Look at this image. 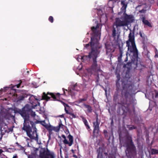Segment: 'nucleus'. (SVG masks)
Returning <instances> with one entry per match:
<instances>
[{"label": "nucleus", "instance_id": "1", "mask_svg": "<svg viewBox=\"0 0 158 158\" xmlns=\"http://www.w3.org/2000/svg\"><path fill=\"white\" fill-rule=\"evenodd\" d=\"M31 110L29 106H27L22 110L15 107L13 109V111L15 114H19L24 119L22 130L26 131L27 135L31 139L38 141V135L37 133V129L35 125L37 123H40L41 121L36 120L34 122L30 120V116H29L28 112Z\"/></svg>", "mask_w": 158, "mask_h": 158}, {"label": "nucleus", "instance_id": "46", "mask_svg": "<svg viewBox=\"0 0 158 158\" xmlns=\"http://www.w3.org/2000/svg\"><path fill=\"white\" fill-rule=\"evenodd\" d=\"M27 145H28V146H27V147H29V143H27Z\"/></svg>", "mask_w": 158, "mask_h": 158}, {"label": "nucleus", "instance_id": "17", "mask_svg": "<svg viewBox=\"0 0 158 158\" xmlns=\"http://www.w3.org/2000/svg\"><path fill=\"white\" fill-rule=\"evenodd\" d=\"M149 151L150 153L152 155L158 153V150L155 149H152L151 150H149Z\"/></svg>", "mask_w": 158, "mask_h": 158}, {"label": "nucleus", "instance_id": "45", "mask_svg": "<svg viewBox=\"0 0 158 158\" xmlns=\"http://www.w3.org/2000/svg\"><path fill=\"white\" fill-rule=\"evenodd\" d=\"M120 13H121V12H120L118 13V14L120 15Z\"/></svg>", "mask_w": 158, "mask_h": 158}, {"label": "nucleus", "instance_id": "33", "mask_svg": "<svg viewBox=\"0 0 158 158\" xmlns=\"http://www.w3.org/2000/svg\"><path fill=\"white\" fill-rule=\"evenodd\" d=\"M52 131H49V135H51V134H52Z\"/></svg>", "mask_w": 158, "mask_h": 158}, {"label": "nucleus", "instance_id": "36", "mask_svg": "<svg viewBox=\"0 0 158 158\" xmlns=\"http://www.w3.org/2000/svg\"><path fill=\"white\" fill-rule=\"evenodd\" d=\"M17 156H14L12 158H17Z\"/></svg>", "mask_w": 158, "mask_h": 158}, {"label": "nucleus", "instance_id": "23", "mask_svg": "<svg viewBox=\"0 0 158 158\" xmlns=\"http://www.w3.org/2000/svg\"><path fill=\"white\" fill-rule=\"evenodd\" d=\"M24 98V97L23 96H20L19 98V99L20 100H23Z\"/></svg>", "mask_w": 158, "mask_h": 158}, {"label": "nucleus", "instance_id": "2", "mask_svg": "<svg viewBox=\"0 0 158 158\" xmlns=\"http://www.w3.org/2000/svg\"><path fill=\"white\" fill-rule=\"evenodd\" d=\"M134 20V17L131 15H128L123 12L121 18H117L113 24V34L114 36L116 35V30L114 27L118 28V27H128L129 25Z\"/></svg>", "mask_w": 158, "mask_h": 158}, {"label": "nucleus", "instance_id": "35", "mask_svg": "<svg viewBox=\"0 0 158 158\" xmlns=\"http://www.w3.org/2000/svg\"><path fill=\"white\" fill-rule=\"evenodd\" d=\"M48 135V136L49 139H51V135Z\"/></svg>", "mask_w": 158, "mask_h": 158}, {"label": "nucleus", "instance_id": "32", "mask_svg": "<svg viewBox=\"0 0 158 158\" xmlns=\"http://www.w3.org/2000/svg\"><path fill=\"white\" fill-rule=\"evenodd\" d=\"M73 117L74 118H75V115L73 114H72L71 113V114Z\"/></svg>", "mask_w": 158, "mask_h": 158}, {"label": "nucleus", "instance_id": "40", "mask_svg": "<svg viewBox=\"0 0 158 158\" xmlns=\"http://www.w3.org/2000/svg\"><path fill=\"white\" fill-rule=\"evenodd\" d=\"M61 149H61V148L60 149V155L61 154Z\"/></svg>", "mask_w": 158, "mask_h": 158}, {"label": "nucleus", "instance_id": "6", "mask_svg": "<svg viewBox=\"0 0 158 158\" xmlns=\"http://www.w3.org/2000/svg\"><path fill=\"white\" fill-rule=\"evenodd\" d=\"M99 25L98 23H97L96 26H93L91 27V31L92 32V35L94 36L91 37V44L93 43L94 40H95L94 37H95L97 36H98L100 33Z\"/></svg>", "mask_w": 158, "mask_h": 158}, {"label": "nucleus", "instance_id": "9", "mask_svg": "<svg viewBox=\"0 0 158 158\" xmlns=\"http://www.w3.org/2000/svg\"><path fill=\"white\" fill-rule=\"evenodd\" d=\"M94 133L95 135L97 136L99 135V124L97 120L96 122L94 123Z\"/></svg>", "mask_w": 158, "mask_h": 158}, {"label": "nucleus", "instance_id": "37", "mask_svg": "<svg viewBox=\"0 0 158 158\" xmlns=\"http://www.w3.org/2000/svg\"><path fill=\"white\" fill-rule=\"evenodd\" d=\"M68 156L67 155H66L65 156V158H68Z\"/></svg>", "mask_w": 158, "mask_h": 158}, {"label": "nucleus", "instance_id": "5", "mask_svg": "<svg viewBox=\"0 0 158 158\" xmlns=\"http://www.w3.org/2000/svg\"><path fill=\"white\" fill-rule=\"evenodd\" d=\"M60 95V94L59 93L55 94L53 93L49 92H48L46 94L45 92H44L43 93L42 98L43 99L47 101L49 100L51 97L53 101H59L60 100H58V99L59 98Z\"/></svg>", "mask_w": 158, "mask_h": 158}, {"label": "nucleus", "instance_id": "48", "mask_svg": "<svg viewBox=\"0 0 158 158\" xmlns=\"http://www.w3.org/2000/svg\"><path fill=\"white\" fill-rule=\"evenodd\" d=\"M27 73H29V71H27Z\"/></svg>", "mask_w": 158, "mask_h": 158}, {"label": "nucleus", "instance_id": "41", "mask_svg": "<svg viewBox=\"0 0 158 158\" xmlns=\"http://www.w3.org/2000/svg\"><path fill=\"white\" fill-rule=\"evenodd\" d=\"M140 35L141 37H142V34L141 33H140Z\"/></svg>", "mask_w": 158, "mask_h": 158}, {"label": "nucleus", "instance_id": "47", "mask_svg": "<svg viewBox=\"0 0 158 158\" xmlns=\"http://www.w3.org/2000/svg\"><path fill=\"white\" fill-rule=\"evenodd\" d=\"M36 149V150H38L39 149H37V148H36V149Z\"/></svg>", "mask_w": 158, "mask_h": 158}, {"label": "nucleus", "instance_id": "28", "mask_svg": "<svg viewBox=\"0 0 158 158\" xmlns=\"http://www.w3.org/2000/svg\"><path fill=\"white\" fill-rule=\"evenodd\" d=\"M86 107L87 108V110L89 111V105H85Z\"/></svg>", "mask_w": 158, "mask_h": 158}, {"label": "nucleus", "instance_id": "24", "mask_svg": "<svg viewBox=\"0 0 158 158\" xmlns=\"http://www.w3.org/2000/svg\"><path fill=\"white\" fill-rule=\"evenodd\" d=\"M120 55L119 58H121L122 56V54H123V51L120 48Z\"/></svg>", "mask_w": 158, "mask_h": 158}, {"label": "nucleus", "instance_id": "7", "mask_svg": "<svg viewBox=\"0 0 158 158\" xmlns=\"http://www.w3.org/2000/svg\"><path fill=\"white\" fill-rule=\"evenodd\" d=\"M82 79L83 81L84 84L86 85L89 81V69L87 68L84 71V73L82 76Z\"/></svg>", "mask_w": 158, "mask_h": 158}, {"label": "nucleus", "instance_id": "31", "mask_svg": "<svg viewBox=\"0 0 158 158\" xmlns=\"http://www.w3.org/2000/svg\"><path fill=\"white\" fill-rule=\"evenodd\" d=\"M63 91H64V94L65 95V92L64 90H66V91H67V90H65V89H64V88H63Z\"/></svg>", "mask_w": 158, "mask_h": 158}, {"label": "nucleus", "instance_id": "16", "mask_svg": "<svg viewBox=\"0 0 158 158\" xmlns=\"http://www.w3.org/2000/svg\"><path fill=\"white\" fill-rule=\"evenodd\" d=\"M142 21L143 23L145 25H147L149 27H151V24L147 20H146L143 17L142 18Z\"/></svg>", "mask_w": 158, "mask_h": 158}, {"label": "nucleus", "instance_id": "18", "mask_svg": "<svg viewBox=\"0 0 158 158\" xmlns=\"http://www.w3.org/2000/svg\"><path fill=\"white\" fill-rule=\"evenodd\" d=\"M46 128L48 131H51L53 130V126L51 125L47 126Z\"/></svg>", "mask_w": 158, "mask_h": 158}, {"label": "nucleus", "instance_id": "12", "mask_svg": "<svg viewBox=\"0 0 158 158\" xmlns=\"http://www.w3.org/2000/svg\"><path fill=\"white\" fill-rule=\"evenodd\" d=\"M29 106L30 109H31V110H30L29 111H28V113L29 114V116L30 115V113H31V115L32 117H35L36 114L35 113V112L33 111L32 110V107L30 105H28V104H27L21 110H22L23 108L24 107H25L26 106ZM21 110V109H20Z\"/></svg>", "mask_w": 158, "mask_h": 158}, {"label": "nucleus", "instance_id": "19", "mask_svg": "<svg viewBox=\"0 0 158 158\" xmlns=\"http://www.w3.org/2000/svg\"><path fill=\"white\" fill-rule=\"evenodd\" d=\"M72 89L73 90L77 91H78L79 90V89L78 88V86L77 84L74 85L73 87H72Z\"/></svg>", "mask_w": 158, "mask_h": 158}, {"label": "nucleus", "instance_id": "39", "mask_svg": "<svg viewBox=\"0 0 158 158\" xmlns=\"http://www.w3.org/2000/svg\"><path fill=\"white\" fill-rule=\"evenodd\" d=\"M64 117V115L63 114L60 115V117Z\"/></svg>", "mask_w": 158, "mask_h": 158}, {"label": "nucleus", "instance_id": "44", "mask_svg": "<svg viewBox=\"0 0 158 158\" xmlns=\"http://www.w3.org/2000/svg\"><path fill=\"white\" fill-rule=\"evenodd\" d=\"M62 149L64 151V150H65H65H66V149H64V148H63V149Z\"/></svg>", "mask_w": 158, "mask_h": 158}, {"label": "nucleus", "instance_id": "3", "mask_svg": "<svg viewBox=\"0 0 158 158\" xmlns=\"http://www.w3.org/2000/svg\"><path fill=\"white\" fill-rule=\"evenodd\" d=\"M126 44L128 47L127 57L129 56L131 58L135 59L138 56V51L135 42L134 35L131 32L129 34V40L127 41Z\"/></svg>", "mask_w": 158, "mask_h": 158}, {"label": "nucleus", "instance_id": "43", "mask_svg": "<svg viewBox=\"0 0 158 158\" xmlns=\"http://www.w3.org/2000/svg\"><path fill=\"white\" fill-rule=\"evenodd\" d=\"M82 68V67H81V68L79 69V70H81V69Z\"/></svg>", "mask_w": 158, "mask_h": 158}, {"label": "nucleus", "instance_id": "15", "mask_svg": "<svg viewBox=\"0 0 158 158\" xmlns=\"http://www.w3.org/2000/svg\"><path fill=\"white\" fill-rule=\"evenodd\" d=\"M81 118L82 120L84 123L85 126L87 128H89V126L88 125V122L86 119L83 116H81Z\"/></svg>", "mask_w": 158, "mask_h": 158}, {"label": "nucleus", "instance_id": "50", "mask_svg": "<svg viewBox=\"0 0 158 158\" xmlns=\"http://www.w3.org/2000/svg\"><path fill=\"white\" fill-rule=\"evenodd\" d=\"M89 34V32H88L87 33V34Z\"/></svg>", "mask_w": 158, "mask_h": 158}, {"label": "nucleus", "instance_id": "38", "mask_svg": "<svg viewBox=\"0 0 158 158\" xmlns=\"http://www.w3.org/2000/svg\"><path fill=\"white\" fill-rule=\"evenodd\" d=\"M127 149L126 151V152L127 153V152H128L129 150V149Z\"/></svg>", "mask_w": 158, "mask_h": 158}, {"label": "nucleus", "instance_id": "14", "mask_svg": "<svg viewBox=\"0 0 158 158\" xmlns=\"http://www.w3.org/2000/svg\"><path fill=\"white\" fill-rule=\"evenodd\" d=\"M81 58H80L82 60V62L87 61L88 62V59H89V54L88 55L84 56H80Z\"/></svg>", "mask_w": 158, "mask_h": 158}, {"label": "nucleus", "instance_id": "13", "mask_svg": "<svg viewBox=\"0 0 158 158\" xmlns=\"http://www.w3.org/2000/svg\"><path fill=\"white\" fill-rule=\"evenodd\" d=\"M126 0H123L121 2V4L123 5L121 8V10L123 12L125 13L126 10L127 8V5L125 2Z\"/></svg>", "mask_w": 158, "mask_h": 158}, {"label": "nucleus", "instance_id": "10", "mask_svg": "<svg viewBox=\"0 0 158 158\" xmlns=\"http://www.w3.org/2000/svg\"><path fill=\"white\" fill-rule=\"evenodd\" d=\"M59 101L64 106V110L66 113L67 114H71V112L69 111L70 108L68 104L61 101Z\"/></svg>", "mask_w": 158, "mask_h": 158}, {"label": "nucleus", "instance_id": "51", "mask_svg": "<svg viewBox=\"0 0 158 158\" xmlns=\"http://www.w3.org/2000/svg\"><path fill=\"white\" fill-rule=\"evenodd\" d=\"M72 151H73V149H72Z\"/></svg>", "mask_w": 158, "mask_h": 158}, {"label": "nucleus", "instance_id": "34", "mask_svg": "<svg viewBox=\"0 0 158 158\" xmlns=\"http://www.w3.org/2000/svg\"><path fill=\"white\" fill-rule=\"evenodd\" d=\"M89 47V43L86 44V45L85 47L87 48H88Z\"/></svg>", "mask_w": 158, "mask_h": 158}, {"label": "nucleus", "instance_id": "22", "mask_svg": "<svg viewBox=\"0 0 158 158\" xmlns=\"http://www.w3.org/2000/svg\"><path fill=\"white\" fill-rule=\"evenodd\" d=\"M86 100V99H85V98L80 99L79 100V102H82L85 101Z\"/></svg>", "mask_w": 158, "mask_h": 158}, {"label": "nucleus", "instance_id": "30", "mask_svg": "<svg viewBox=\"0 0 158 158\" xmlns=\"http://www.w3.org/2000/svg\"><path fill=\"white\" fill-rule=\"evenodd\" d=\"M145 12V10H142L139 11V12L141 13H144Z\"/></svg>", "mask_w": 158, "mask_h": 158}, {"label": "nucleus", "instance_id": "49", "mask_svg": "<svg viewBox=\"0 0 158 158\" xmlns=\"http://www.w3.org/2000/svg\"><path fill=\"white\" fill-rule=\"evenodd\" d=\"M39 148H40V147H39Z\"/></svg>", "mask_w": 158, "mask_h": 158}, {"label": "nucleus", "instance_id": "26", "mask_svg": "<svg viewBox=\"0 0 158 158\" xmlns=\"http://www.w3.org/2000/svg\"><path fill=\"white\" fill-rule=\"evenodd\" d=\"M155 98H156L158 97V91H155Z\"/></svg>", "mask_w": 158, "mask_h": 158}, {"label": "nucleus", "instance_id": "11", "mask_svg": "<svg viewBox=\"0 0 158 158\" xmlns=\"http://www.w3.org/2000/svg\"><path fill=\"white\" fill-rule=\"evenodd\" d=\"M64 127L61 121H60L59 123V125L57 127H53V131H56L58 132L60 129H63V127Z\"/></svg>", "mask_w": 158, "mask_h": 158}, {"label": "nucleus", "instance_id": "8", "mask_svg": "<svg viewBox=\"0 0 158 158\" xmlns=\"http://www.w3.org/2000/svg\"><path fill=\"white\" fill-rule=\"evenodd\" d=\"M61 136L64 139L63 142L65 144H68L69 146L72 145L73 143V136L72 135L69 134L68 136L69 142L66 139V137L64 135H62Z\"/></svg>", "mask_w": 158, "mask_h": 158}, {"label": "nucleus", "instance_id": "4", "mask_svg": "<svg viewBox=\"0 0 158 158\" xmlns=\"http://www.w3.org/2000/svg\"><path fill=\"white\" fill-rule=\"evenodd\" d=\"M28 158H35L33 156L29 155ZM54 153L50 152L48 149H41L38 158H55Z\"/></svg>", "mask_w": 158, "mask_h": 158}, {"label": "nucleus", "instance_id": "42", "mask_svg": "<svg viewBox=\"0 0 158 158\" xmlns=\"http://www.w3.org/2000/svg\"><path fill=\"white\" fill-rule=\"evenodd\" d=\"M135 129V128L134 127H131V129Z\"/></svg>", "mask_w": 158, "mask_h": 158}, {"label": "nucleus", "instance_id": "29", "mask_svg": "<svg viewBox=\"0 0 158 158\" xmlns=\"http://www.w3.org/2000/svg\"><path fill=\"white\" fill-rule=\"evenodd\" d=\"M16 144L19 147V146H20L21 147L20 148H24L22 146H21L20 145H19V144L18 143H16Z\"/></svg>", "mask_w": 158, "mask_h": 158}, {"label": "nucleus", "instance_id": "25", "mask_svg": "<svg viewBox=\"0 0 158 158\" xmlns=\"http://www.w3.org/2000/svg\"><path fill=\"white\" fill-rule=\"evenodd\" d=\"M22 83V81L21 80H20V82L19 84L16 85L17 87L19 88V87L20 85Z\"/></svg>", "mask_w": 158, "mask_h": 158}, {"label": "nucleus", "instance_id": "20", "mask_svg": "<svg viewBox=\"0 0 158 158\" xmlns=\"http://www.w3.org/2000/svg\"><path fill=\"white\" fill-rule=\"evenodd\" d=\"M40 124L44 126L46 128L48 126L46 123H45V121H41Z\"/></svg>", "mask_w": 158, "mask_h": 158}, {"label": "nucleus", "instance_id": "21", "mask_svg": "<svg viewBox=\"0 0 158 158\" xmlns=\"http://www.w3.org/2000/svg\"><path fill=\"white\" fill-rule=\"evenodd\" d=\"M48 20L50 22L52 23L53 22V17L52 16H49L48 18Z\"/></svg>", "mask_w": 158, "mask_h": 158}, {"label": "nucleus", "instance_id": "27", "mask_svg": "<svg viewBox=\"0 0 158 158\" xmlns=\"http://www.w3.org/2000/svg\"><path fill=\"white\" fill-rule=\"evenodd\" d=\"M98 158H102L101 156V155L100 153H99L98 156Z\"/></svg>", "mask_w": 158, "mask_h": 158}]
</instances>
